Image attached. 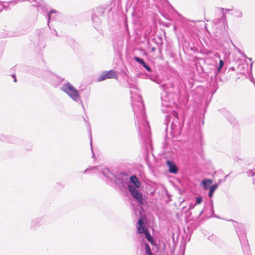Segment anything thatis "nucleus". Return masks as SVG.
I'll use <instances>...</instances> for the list:
<instances>
[{"instance_id": "72a5a7b5", "label": "nucleus", "mask_w": 255, "mask_h": 255, "mask_svg": "<svg viewBox=\"0 0 255 255\" xmlns=\"http://www.w3.org/2000/svg\"><path fill=\"white\" fill-rule=\"evenodd\" d=\"M210 53H212V51H211L208 50L207 51V54H210Z\"/></svg>"}, {"instance_id": "4468645a", "label": "nucleus", "mask_w": 255, "mask_h": 255, "mask_svg": "<svg viewBox=\"0 0 255 255\" xmlns=\"http://www.w3.org/2000/svg\"><path fill=\"white\" fill-rule=\"evenodd\" d=\"M155 42L157 44V48L158 49L159 52L160 53H161L162 46L163 44V42L162 39L161 37H159Z\"/></svg>"}, {"instance_id": "423d86ee", "label": "nucleus", "mask_w": 255, "mask_h": 255, "mask_svg": "<svg viewBox=\"0 0 255 255\" xmlns=\"http://www.w3.org/2000/svg\"><path fill=\"white\" fill-rule=\"evenodd\" d=\"M63 80L64 79L61 77L56 75H53L51 78L50 82L53 86L56 87L59 85Z\"/></svg>"}, {"instance_id": "b1692460", "label": "nucleus", "mask_w": 255, "mask_h": 255, "mask_svg": "<svg viewBox=\"0 0 255 255\" xmlns=\"http://www.w3.org/2000/svg\"><path fill=\"white\" fill-rule=\"evenodd\" d=\"M247 174L248 176H254L255 175V173H253V171L251 170H249L247 172Z\"/></svg>"}, {"instance_id": "a878e982", "label": "nucleus", "mask_w": 255, "mask_h": 255, "mask_svg": "<svg viewBox=\"0 0 255 255\" xmlns=\"http://www.w3.org/2000/svg\"><path fill=\"white\" fill-rule=\"evenodd\" d=\"M71 97L72 98V99L76 102L80 101V97Z\"/></svg>"}, {"instance_id": "6ab92c4d", "label": "nucleus", "mask_w": 255, "mask_h": 255, "mask_svg": "<svg viewBox=\"0 0 255 255\" xmlns=\"http://www.w3.org/2000/svg\"><path fill=\"white\" fill-rule=\"evenodd\" d=\"M133 59L137 63L140 64L143 67L146 64V63L143 59L134 56Z\"/></svg>"}, {"instance_id": "58836bf2", "label": "nucleus", "mask_w": 255, "mask_h": 255, "mask_svg": "<svg viewBox=\"0 0 255 255\" xmlns=\"http://www.w3.org/2000/svg\"><path fill=\"white\" fill-rule=\"evenodd\" d=\"M90 143H91V145L92 144V142L91 141L90 142Z\"/></svg>"}, {"instance_id": "c85d7f7f", "label": "nucleus", "mask_w": 255, "mask_h": 255, "mask_svg": "<svg viewBox=\"0 0 255 255\" xmlns=\"http://www.w3.org/2000/svg\"><path fill=\"white\" fill-rule=\"evenodd\" d=\"M173 116L176 118V119L177 118V114L176 112H173Z\"/></svg>"}, {"instance_id": "4c0bfd02", "label": "nucleus", "mask_w": 255, "mask_h": 255, "mask_svg": "<svg viewBox=\"0 0 255 255\" xmlns=\"http://www.w3.org/2000/svg\"><path fill=\"white\" fill-rule=\"evenodd\" d=\"M252 66H253V63H252L251 64V68L252 67Z\"/></svg>"}, {"instance_id": "c9c22d12", "label": "nucleus", "mask_w": 255, "mask_h": 255, "mask_svg": "<svg viewBox=\"0 0 255 255\" xmlns=\"http://www.w3.org/2000/svg\"><path fill=\"white\" fill-rule=\"evenodd\" d=\"M161 87H162V88H164V87L166 86V85H161Z\"/></svg>"}, {"instance_id": "aec40b11", "label": "nucleus", "mask_w": 255, "mask_h": 255, "mask_svg": "<svg viewBox=\"0 0 255 255\" xmlns=\"http://www.w3.org/2000/svg\"><path fill=\"white\" fill-rule=\"evenodd\" d=\"M237 51H238V52L240 53V54L241 55H242V56L245 58H248L249 60L251 61H252V58H248L247 55L242 51L239 48H237Z\"/></svg>"}, {"instance_id": "9d476101", "label": "nucleus", "mask_w": 255, "mask_h": 255, "mask_svg": "<svg viewBox=\"0 0 255 255\" xmlns=\"http://www.w3.org/2000/svg\"><path fill=\"white\" fill-rule=\"evenodd\" d=\"M130 181L134 185L135 188H139L140 186V183L135 176H131Z\"/></svg>"}, {"instance_id": "393cba45", "label": "nucleus", "mask_w": 255, "mask_h": 255, "mask_svg": "<svg viewBox=\"0 0 255 255\" xmlns=\"http://www.w3.org/2000/svg\"><path fill=\"white\" fill-rule=\"evenodd\" d=\"M202 198L201 197H198L196 198V203L197 204H200L202 202Z\"/></svg>"}, {"instance_id": "f3484780", "label": "nucleus", "mask_w": 255, "mask_h": 255, "mask_svg": "<svg viewBox=\"0 0 255 255\" xmlns=\"http://www.w3.org/2000/svg\"><path fill=\"white\" fill-rule=\"evenodd\" d=\"M107 74L105 72V71L102 73L98 77L97 79V81L101 82L102 81H104L107 79H108V77H107Z\"/></svg>"}, {"instance_id": "ddd939ff", "label": "nucleus", "mask_w": 255, "mask_h": 255, "mask_svg": "<svg viewBox=\"0 0 255 255\" xmlns=\"http://www.w3.org/2000/svg\"><path fill=\"white\" fill-rule=\"evenodd\" d=\"M212 183V181L210 179H205L202 181L201 184L203 186L204 190H206L209 188V186Z\"/></svg>"}, {"instance_id": "6e6552de", "label": "nucleus", "mask_w": 255, "mask_h": 255, "mask_svg": "<svg viewBox=\"0 0 255 255\" xmlns=\"http://www.w3.org/2000/svg\"><path fill=\"white\" fill-rule=\"evenodd\" d=\"M92 19L94 27L96 29H98V27L102 23V20H101V19L99 17V16H98L96 14H93L92 15Z\"/></svg>"}, {"instance_id": "473e14b6", "label": "nucleus", "mask_w": 255, "mask_h": 255, "mask_svg": "<svg viewBox=\"0 0 255 255\" xmlns=\"http://www.w3.org/2000/svg\"><path fill=\"white\" fill-rule=\"evenodd\" d=\"M146 255H152V253H151V252H149V253H146Z\"/></svg>"}, {"instance_id": "f704fd0d", "label": "nucleus", "mask_w": 255, "mask_h": 255, "mask_svg": "<svg viewBox=\"0 0 255 255\" xmlns=\"http://www.w3.org/2000/svg\"><path fill=\"white\" fill-rule=\"evenodd\" d=\"M231 70H233V71H234L235 70V68L232 67L231 68Z\"/></svg>"}, {"instance_id": "5701e85b", "label": "nucleus", "mask_w": 255, "mask_h": 255, "mask_svg": "<svg viewBox=\"0 0 255 255\" xmlns=\"http://www.w3.org/2000/svg\"><path fill=\"white\" fill-rule=\"evenodd\" d=\"M143 67L148 72H151V68L149 66L147 65L146 64L143 66Z\"/></svg>"}, {"instance_id": "7c9ffc66", "label": "nucleus", "mask_w": 255, "mask_h": 255, "mask_svg": "<svg viewBox=\"0 0 255 255\" xmlns=\"http://www.w3.org/2000/svg\"><path fill=\"white\" fill-rule=\"evenodd\" d=\"M155 50H156V48L154 47H153L151 49V51L154 52L155 51Z\"/></svg>"}, {"instance_id": "20e7f679", "label": "nucleus", "mask_w": 255, "mask_h": 255, "mask_svg": "<svg viewBox=\"0 0 255 255\" xmlns=\"http://www.w3.org/2000/svg\"><path fill=\"white\" fill-rule=\"evenodd\" d=\"M171 128L174 134H179L182 128V125L175 119L171 125Z\"/></svg>"}, {"instance_id": "4be33fe9", "label": "nucleus", "mask_w": 255, "mask_h": 255, "mask_svg": "<svg viewBox=\"0 0 255 255\" xmlns=\"http://www.w3.org/2000/svg\"><path fill=\"white\" fill-rule=\"evenodd\" d=\"M145 250L146 253L151 252L150 247L147 244H145Z\"/></svg>"}, {"instance_id": "0eeeda50", "label": "nucleus", "mask_w": 255, "mask_h": 255, "mask_svg": "<svg viewBox=\"0 0 255 255\" xmlns=\"http://www.w3.org/2000/svg\"><path fill=\"white\" fill-rule=\"evenodd\" d=\"M214 55L215 57H217L219 59H220V55L218 53L215 52L214 54ZM224 64H225L224 61L222 59H220L219 63L216 65V68L217 73L221 72V70H222V68L223 67Z\"/></svg>"}, {"instance_id": "2f4dec72", "label": "nucleus", "mask_w": 255, "mask_h": 255, "mask_svg": "<svg viewBox=\"0 0 255 255\" xmlns=\"http://www.w3.org/2000/svg\"><path fill=\"white\" fill-rule=\"evenodd\" d=\"M161 100L162 101H164L165 100L163 99H161ZM162 104L164 105L165 106H166V107H168V106H169L170 105H166V104H165L163 102H162Z\"/></svg>"}, {"instance_id": "9b49d317", "label": "nucleus", "mask_w": 255, "mask_h": 255, "mask_svg": "<svg viewBox=\"0 0 255 255\" xmlns=\"http://www.w3.org/2000/svg\"><path fill=\"white\" fill-rule=\"evenodd\" d=\"M106 74H107V77H108V79H117L118 78V75L117 74V72L113 70H111L108 71H105Z\"/></svg>"}, {"instance_id": "cd10ccee", "label": "nucleus", "mask_w": 255, "mask_h": 255, "mask_svg": "<svg viewBox=\"0 0 255 255\" xmlns=\"http://www.w3.org/2000/svg\"><path fill=\"white\" fill-rule=\"evenodd\" d=\"M5 6L2 4H0V12L2 11L3 8H4Z\"/></svg>"}, {"instance_id": "412c9836", "label": "nucleus", "mask_w": 255, "mask_h": 255, "mask_svg": "<svg viewBox=\"0 0 255 255\" xmlns=\"http://www.w3.org/2000/svg\"><path fill=\"white\" fill-rule=\"evenodd\" d=\"M68 43L69 45H70L71 46L73 47L75 46L77 44V43L75 42V40L73 39H70Z\"/></svg>"}, {"instance_id": "2eb2a0df", "label": "nucleus", "mask_w": 255, "mask_h": 255, "mask_svg": "<svg viewBox=\"0 0 255 255\" xmlns=\"http://www.w3.org/2000/svg\"><path fill=\"white\" fill-rule=\"evenodd\" d=\"M232 15L237 18H241L243 16V13L241 10L235 9L233 10Z\"/></svg>"}, {"instance_id": "dca6fc26", "label": "nucleus", "mask_w": 255, "mask_h": 255, "mask_svg": "<svg viewBox=\"0 0 255 255\" xmlns=\"http://www.w3.org/2000/svg\"><path fill=\"white\" fill-rule=\"evenodd\" d=\"M105 13V9L103 7H98L96 8L94 14H97L99 16H102Z\"/></svg>"}, {"instance_id": "e433bc0d", "label": "nucleus", "mask_w": 255, "mask_h": 255, "mask_svg": "<svg viewBox=\"0 0 255 255\" xmlns=\"http://www.w3.org/2000/svg\"><path fill=\"white\" fill-rule=\"evenodd\" d=\"M253 80H254V78H251V81H252V82H253Z\"/></svg>"}, {"instance_id": "c756f323", "label": "nucleus", "mask_w": 255, "mask_h": 255, "mask_svg": "<svg viewBox=\"0 0 255 255\" xmlns=\"http://www.w3.org/2000/svg\"><path fill=\"white\" fill-rule=\"evenodd\" d=\"M11 76H14L13 81L14 82H16V78L15 75L14 74H13V75H12Z\"/></svg>"}, {"instance_id": "7ed1b4c3", "label": "nucleus", "mask_w": 255, "mask_h": 255, "mask_svg": "<svg viewBox=\"0 0 255 255\" xmlns=\"http://www.w3.org/2000/svg\"><path fill=\"white\" fill-rule=\"evenodd\" d=\"M128 188L129 192L132 196L140 204H143V197L142 194L140 193L133 185L128 184Z\"/></svg>"}, {"instance_id": "a211bd4d", "label": "nucleus", "mask_w": 255, "mask_h": 255, "mask_svg": "<svg viewBox=\"0 0 255 255\" xmlns=\"http://www.w3.org/2000/svg\"><path fill=\"white\" fill-rule=\"evenodd\" d=\"M217 187H218V185L215 184V185H212L209 188V197H212L213 196V193L215 192V191L216 190Z\"/></svg>"}, {"instance_id": "f257e3e1", "label": "nucleus", "mask_w": 255, "mask_h": 255, "mask_svg": "<svg viewBox=\"0 0 255 255\" xmlns=\"http://www.w3.org/2000/svg\"><path fill=\"white\" fill-rule=\"evenodd\" d=\"M144 220L142 217H140L137 222V232L138 234L144 233L146 239L151 243V245H154V241L151 235L148 232L147 229L143 225Z\"/></svg>"}, {"instance_id": "bb28decb", "label": "nucleus", "mask_w": 255, "mask_h": 255, "mask_svg": "<svg viewBox=\"0 0 255 255\" xmlns=\"http://www.w3.org/2000/svg\"><path fill=\"white\" fill-rule=\"evenodd\" d=\"M147 76L148 77V78H149L151 80H152V81H154V82H156V78H155V77H152V76Z\"/></svg>"}, {"instance_id": "f8f14e48", "label": "nucleus", "mask_w": 255, "mask_h": 255, "mask_svg": "<svg viewBox=\"0 0 255 255\" xmlns=\"http://www.w3.org/2000/svg\"><path fill=\"white\" fill-rule=\"evenodd\" d=\"M218 9L221 11V12L222 13V17H221V18L224 21L226 19V14H225V11H233V8H222V7H219L218 8Z\"/></svg>"}, {"instance_id": "39448f33", "label": "nucleus", "mask_w": 255, "mask_h": 255, "mask_svg": "<svg viewBox=\"0 0 255 255\" xmlns=\"http://www.w3.org/2000/svg\"><path fill=\"white\" fill-rule=\"evenodd\" d=\"M59 11H58L56 10H54V9L52 10L51 9L46 15V18L48 20L47 24L49 28H50V25H49L50 20L56 19L57 17L59 15Z\"/></svg>"}, {"instance_id": "1a4fd4ad", "label": "nucleus", "mask_w": 255, "mask_h": 255, "mask_svg": "<svg viewBox=\"0 0 255 255\" xmlns=\"http://www.w3.org/2000/svg\"><path fill=\"white\" fill-rule=\"evenodd\" d=\"M166 163H167V165H168V168H169V171L170 173H175V174L177 173V171H178L177 168L176 166L175 165V163L173 161L168 160V161H167Z\"/></svg>"}, {"instance_id": "f03ea898", "label": "nucleus", "mask_w": 255, "mask_h": 255, "mask_svg": "<svg viewBox=\"0 0 255 255\" xmlns=\"http://www.w3.org/2000/svg\"><path fill=\"white\" fill-rule=\"evenodd\" d=\"M61 90L68 96H79L80 91L77 90L70 82H67L61 87Z\"/></svg>"}]
</instances>
